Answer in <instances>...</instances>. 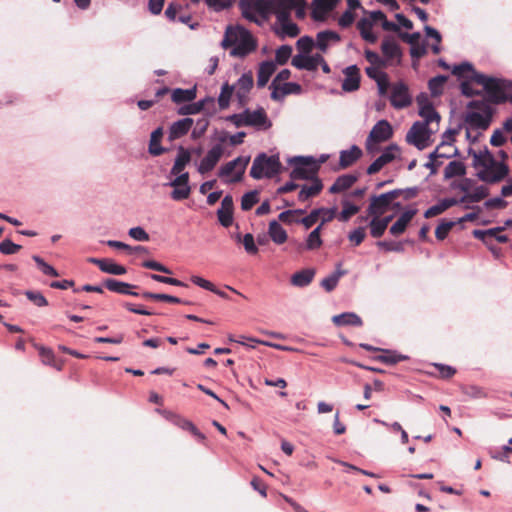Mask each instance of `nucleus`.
I'll list each match as a JSON object with an SVG mask.
<instances>
[{
	"instance_id": "f257e3e1",
	"label": "nucleus",
	"mask_w": 512,
	"mask_h": 512,
	"mask_svg": "<svg viewBox=\"0 0 512 512\" xmlns=\"http://www.w3.org/2000/svg\"><path fill=\"white\" fill-rule=\"evenodd\" d=\"M470 154L481 181L490 184L498 183L509 174L508 166L504 162L497 161L487 149L479 152L470 151Z\"/></svg>"
},
{
	"instance_id": "f03ea898",
	"label": "nucleus",
	"mask_w": 512,
	"mask_h": 512,
	"mask_svg": "<svg viewBox=\"0 0 512 512\" xmlns=\"http://www.w3.org/2000/svg\"><path fill=\"white\" fill-rule=\"evenodd\" d=\"M224 49L232 47L230 55L244 58L257 49V40L242 26H228L221 42Z\"/></svg>"
},
{
	"instance_id": "7ed1b4c3",
	"label": "nucleus",
	"mask_w": 512,
	"mask_h": 512,
	"mask_svg": "<svg viewBox=\"0 0 512 512\" xmlns=\"http://www.w3.org/2000/svg\"><path fill=\"white\" fill-rule=\"evenodd\" d=\"M471 80L483 86L487 99L494 104L510 102L512 104V81L489 77L474 72Z\"/></svg>"
},
{
	"instance_id": "20e7f679",
	"label": "nucleus",
	"mask_w": 512,
	"mask_h": 512,
	"mask_svg": "<svg viewBox=\"0 0 512 512\" xmlns=\"http://www.w3.org/2000/svg\"><path fill=\"white\" fill-rule=\"evenodd\" d=\"M280 170L281 163L278 155L267 156L265 153H261L253 161L250 176L254 179L272 178Z\"/></svg>"
},
{
	"instance_id": "39448f33",
	"label": "nucleus",
	"mask_w": 512,
	"mask_h": 512,
	"mask_svg": "<svg viewBox=\"0 0 512 512\" xmlns=\"http://www.w3.org/2000/svg\"><path fill=\"white\" fill-rule=\"evenodd\" d=\"M290 163L295 165L290 173L292 180H313L316 177L319 164L312 157H294Z\"/></svg>"
},
{
	"instance_id": "423d86ee",
	"label": "nucleus",
	"mask_w": 512,
	"mask_h": 512,
	"mask_svg": "<svg viewBox=\"0 0 512 512\" xmlns=\"http://www.w3.org/2000/svg\"><path fill=\"white\" fill-rule=\"evenodd\" d=\"M402 195V190L395 189L378 196H372L370 198V204L367 208L368 216L381 217L388 210L394 200Z\"/></svg>"
},
{
	"instance_id": "0eeeda50",
	"label": "nucleus",
	"mask_w": 512,
	"mask_h": 512,
	"mask_svg": "<svg viewBox=\"0 0 512 512\" xmlns=\"http://www.w3.org/2000/svg\"><path fill=\"white\" fill-rule=\"evenodd\" d=\"M433 133L427 123L415 122L406 134L407 143L423 150L430 145V137Z\"/></svg>"
},
{
	"instance_id": "6e6552de",
	"label": "nucleus",
	"mask_w": 512,
	"mask_h": 512,
	"mask_svg": "<svg viewBox=\"0 0 512 512\" xmlns=\"http://www.w3.org/2000/svg\"><path fill=\"white\" fill-rule=\"evenodd\" d=\"M249 162L250 156H239L236 159L223 165L218 172V176L222 179H225L234 173L233 178L226 180V182H240Z\"/></svg>"
},
{
	"instance_id": "1a4fd4ad",
	"label": "nucleus",
	"mask_w": 512,
	"mask_h": 512,
	"mask_svg": "<svg viewBox=\"0 0 512 512\" xmlns=\"http://www.w3.org/2000/svg\"><path fill=\"white\" fill-rule=\"evenodd\" d=\"M393 135V129L391 124L387 120L378 121L371 129L366 147L367 150L372 151V144H378L389 140Z\"/></svg>"
},
{
	"instance_id": "9d476101",
	"label": "nucleus",
	"mask_w": 512,
	"mask_h": 512,
	"mask_svg": "<svg viewBox=\"0 0 512 512\" xmlns=\"http://www.w3.org/2000/svg\"><path fill=\"white\" fill-rule=\"evenodd\" d=\"M390 102L396 109L408 107L412 103L408 86L405 83L398 82L392 86Z\"/></svg>"
},
{
	"instance_id": "9b49d317",
	"label": "nucleus",
	"mask_w": 512,
	"mask_h": 512,
	"mask_svg": "<svg viewBox=\"0 0 512 512\" xmlns=\"http://www.w3.org/2000/svg\"><path fill=\"white\" fill-rule=\"evenodd\" d=\"M224 153V147L222 144L214 145L201 160L198 171L201 174H205L214 169Z\"/></svg>"
},
{
	"instance_id": "f8f14e48",
	"label": "nucleus",
	"mask_w": 512,
	"mask_h": 512,
	"mask_svg": "<svg viewBox=\"0 0 512 512\" xmlns=\"http://www.w3.org/2000/svg\"><path fill=\"white\" fill-rule=\"evenodd\" d=\"M254 84L253 74L251 71L244 73L235 85L236 97L241 105H246L249 97L248 94Z\"/></svg>"
},
{
	"instance_id": "ddd939ff",
	"label": "nucleus",
	"mask_w": 512,
	"mask_h": 512,
	"mask_svg": "<svg viewBox=\"0 0 512 512\" xmlns=\"http://www.w3.org/2000/svg\"><path fill=\"white\" fill-rule=\"evenodd\" d=\"M345 76L342 82V90L345 92H354L359 89L361 75L360 69L356 65H351L343 70Z\"/></svg>"
},
{
	"instance_id": "4468645a",
	"label": "nucleus",
	"mask_w": 512,
	"mask_h": 512,
	"mask_svg": "<svg viewBox=\"0 0 512 512\" xmlns=\"http://www.w3.org/2000/svg\"><path fill=\"white\" fill-rule=\"evenodd\" d=\"M244 123L246 126L255 127H270L271 124L268 121L267 114L263 108H259L255 111L245 110L244 111Z\"/></svg>"
},
{
	"instance_id": "2eb2a0df",
	"label": "nucleus",
	"mask_w": 512,
	"mask_h": 512,
	"mask_svg": "<svg viewBox=\"0 0 512 512\" xmlns=\"http://www.w3.org/2000/svg\"><path fill=\"white\" fill-rule=\"evenodd\" d=\"M339 0H313L311 16L316 21H322L325 15L332 11Z\"/></svg>"
},
{
	"instance_id": "dca6fc26",
	"label": "nucleus",
	"mask_w": 512,
	"mask_h": 512,
	"mask_svg": "<svg viewBox=\"0 0 512 512\" xmlns=\"http://www.w3.org/2000/svg\"><path fill=\"white\" fill-rule=\"evenodd\" d=\"M218 220L224 227H229L233 222V199L230 195H226L222 202L221 207L217 211Z\"/></svg>"
},
{
	"instance_id": "f3484780",
	"label": "nucleus",
	"mask_w": 512,
	"mask_h": 512,
	"mask_svg": "<svg viewBox=\"0 0 512 512\" xmlns=\"http://www.w3.org/2000/svg\"><path fill=\"white\" fill-rule=\"evenodd\" d=\"M88 261L90 263L97 265L102 272H105L108 274L124 275L127 272V270L124 266L119 265L109 259L89 258Z\"/></svg>"
},
{
	"instance_id": "a211bd4d",
	"label": "nucleus",
	"mask_w": 512,
	"mask_h": 512,
	"mask_svg": "<svg viewBox=\"0 0 512 512\" xmlns=\"http://www.w3.org/2000/svg\"><path fill=\"white\" fill-rule=\"evenodd\" d=\"M103 285L111 292H115L122 295L139 296L137 292L131 291V289L135 288L136 286L126 282L119 281L114 278L105 279Z\"/></svg>"
},
{
	"instance_id": "6ab92c4d",
	"label": "nucleus",
	"mask_w": 512,
	"mask_h": 512,
	"mask_svg": "<svg viewBox=\"0 0 512 512\" xmlns=\"http://www.w3.org/2000/svg\"><path fill=\"white\" fill-rule=\"evenodd\" d=\"M193 119L183 118L174 122L169 129L168 139L174 141L186 135L193 125Z\"/></svg>"
},
{
	"instance_id": "aec40b11",
	"label": "nucleus",
	"mask_w": 512,
	"mask_h": 512,
	"mask_svg": "<svg viewBox=\"0 0 512 512\" xmlns=\"http://www.w3.org/2000/svg\"><path fill=\"white\" fill-rule=\"evenodd\" d=\"M341 40L340 35L331 30L320 31L316 35V47L321 52H326L331 43H338Z\"/></svg>"
},
{
	"instance_id": "412c9836",
	"label": "nucleus",
	"mask_w": 512,
	"mask_h": 512,
	"mask_svg": "<svg viewBox=\"0 0 512 512\" xmlns=\"http://www.w3.org/2000/svg\"><path fill=\"white\" fill-rule=\"evenodd\" d=\"M276 70V64L273 61H263L259 64L257 72V86L263 88L268 83L270 77Z\"/></svg>"
},
{
	"instance_id": "4be33fe9",
	"label": "nucleus",
	"mask_w": 512,
	"mask_h": 512,
	"mask_svg": "<svg viewBox=\"0 0 512 512\" xmlns=\"http://www.w3.org/2000/svg\"><path fill=\"white\" fill-rule=\"evenodd\" d=\"M291 64L300 70L307 71H316L317 70V60L316 54L314 55H303L298 54L292 58Z\"/></svg>"
},
{
	"instance_id": "5701e85b",
	"label": "nucleus",
	"mask_w": 512,
	"mask_h": 512,
	"mask_svg": "<svg viewBox=\"0 0 512 512\" xmlns=\"http://www.w3.org/2000/svg\"><path fill=\"white\" fill-rule=\"evenodd\" d=\"M292 6L288 0H278L274 2L272 11L279 24L290 21Z\"/></svg>"
},
{
	"instance_id": "b1692460",
	"label": "nucleus",
	"mask_w": 512,
	"mask_h": 512,
	"mask_svg": "<svg viewBox=\"0 0 512 512\" xmlns=\"http://www.w3.org/2000/svg\"><path fill=\"white\" fill-rule=\"evenodd\" d=\"M362 156V150L353 145L349 150L340 153L339 165L342 169L352 166Z\"/></svg>"
},
{
	"instance_id": "393cba45",
	"label": "nucleus",
	"mask_w": 512,
	"mask_h": 512,
	"mask_svg": "<svg viewBox=\"0 0 512 512\" xmlns=\"http://www.w3.org/2000/svg\"><path fill=\"white\" fill-rule=\"evenodd\" d=\"M323 189V184L319 178L312 180L311 184H305L301 187L298 194V199L301 202L308 200L311 197L317 196Z\"/></svg>"
},
{
	"instance_id": "a878e982",
	"label": "nucleus",
	"mask_w": 512,
	"mask_h": 512,
	"mask_svg": "<svg viewBox=\"0 0 512 512\" xmlns=\"http://www.w3.org/2000/svg\"><path fill=\"white\" fill-rule=\"evenodd\" d=\"M490 114L471 112L466 117V123L476 129L486 130L490 125Z\"/></svg>"
},
{
	"instance_id": "bb28decb",
	"label": "nucleus",
	"mask_w": 512,
	"mask_h": 512,
	"mask_svg": "<svg viewBox=\"0 0 512 512\" xmlns=\"http://www.w3.org/2000/svg\"><path fill=\"white\" fill-rule=\"evenodd\" d=\"M417 210H408L401 214V216L397 219V221L390 227V233L394 236H398L402 234L405 230L409 222L416 215Z\"/></svg>"
},
{
	"instance_id": "cd10ccee",
	"label": "nucleus",
	"mask_w": 512,
	"mask_h": 512,
	"mask_svg": "<svg viewBox=\"0 0 512 512\" xmlns=\"http://www.w3.org/2000/svg\"><path fill=\"white\" fill-rule=\"evenodd\" d=\"M457 204H459L458 199H455V198L443 199L436 205H433L430 208H428L424 213V217L432 218V217L438 216V215L442 214L443 212H445L450 207L455 206Z\"/></svg>"
},
{
	"instance_id": "c85d7f7f",
	"label": "nucleus",
	"mask_w": 512,
	"mask_h": 512,
	"mask_svg": "<svg viewBox=\"0 0 512 512\" xmlns=\"http://www.w3.org/2000/svg\"><path fill=\"white\" fill-rule=\"evenodd\" d=\"M357 181V176L353 174H345L339 176L333 185L329 188L330 193H340L349 189Z\"/></svg>"
},
{
	"instance_id": "c756f323",
	"label": "nucleus",
	"mask_w": 512,
	"mask_h": 512,
	"mask_svg": "<svg viewBox=\"0 0 512 512\" xmlns=\"http://www.w3.org/2000/svg\"><path fill=\"white\" fill-rule=\"evenodd\" d=\"M173 423L179 428L189 431L196 439L202 443L206 441V436L188 419L176 416Z\"/></svg>"
},
{
	"instance_id": "7c9ffc66",
	"label": "nucleus",
	"mask_w": 512,
	"mask_h": 512,
	"mask_svg": "<svg viewBox=\"0 0 512 512\" xmlns=\"http://www.w3.org/2000/svg\"><path fill=\"white\" fill-rule=\"evenodd\" d=\"M163 134H164V131H163L162 127H158L151 133L150 142H149V153L151 155L159 156L166 151V149L160 145Z\"/></svg>"
},
{
	"instance_id": "2f4dec72",
	"label": "nucleus",
	"mask_w": 512,
	"mask_h": 512,
	"mask_svg": "<svg viewBox=\"0 0 512 512\" xmlns=\"http://www.w3.org/2000/svg\"><path fill=\"white\" fill-rule=\"evenodd\" d=\"M503 230H504L503 227L492 228V229L485 230V231L484 230H474L473 235L475 236V238L481 239L484 242L487 241V238L495 237L499 243H506L508 241V237L506 235L500 234V232H502Z\"/></svg>"
},
{
	"instance_id": "473e14b6",
	"label": "nucleus",
	"mask_w": 512,
	"mask_h": 512,
	"mask_svg": "<svg viewBox=\"0 0 512 512\" xmlns=\"http://www.w3.org/2000/svg\"><path fill=\"white\" fill-rule=\"evenodd\" d=\"M372 27V21L368 18H362L357 23V29L359 30L361 37L365 41L374 44L377 42L378 37L372 32Z\"/></svg>"
},
{
	"instance_id": "72a5a7b5",
	"label": "nucleus",
	"mask_w": 512,
	"mask_h": 512,
	"mask_svg": "<svg viewBox=\"0 0 512 512\" xmlns=\"http://www.w3.org/2000/svg\"><path fill=\"white\" fill-rule=\"evenodd\" d=\"M268 234L271 240L278 245L285 243L288 238L287 232L276 220L269 223Z\"/></svg>"
},
{
	"instance_id": "f704fd0d",
	"label": "nucleus",
	"mask_w": 512,
	"mask_h": 512,
	"mask_svg": "<svg viewBox=\"0 0 512 512\" xmlns=\"http://www.w3.org/2000/svg\"><path fill=\"white\" fill-rule=\"evenodd\" d=\"M383 55L391 60L401 56V51L398 43L391 37H386L381 45Z\"/></svg>"
},
{
	"instance_id": "c9c22d12",
	"label": "nucleus",
	"mask_w": 512,
	"mask_h": 512,
	"mask_svg": "<svg viewBox=\"0 0 512 512\" xmlns=\"http://www.w3.org/2000/svg\"><path fill=\"white\" fill-rule=\"evenodd\" d=\"M333 323L338 326H362V319L355 313H342L335 315L332 319Z\"/></svg>"
},
{
	"instance_id": "e433bc0d",
	"label": "nucleus",
	"mask_w": 512,
	"mask_h": 512,
	"mask_svg": "<svg viewBox=\"0 0 512 512\" xmlns=\"http://www.w3.org/2000/svg\"><path fill=\"white\" fill-rule=\"evenodd\" d=\"M314 275L315 271L313 269H304L298 271L295 274H293L291 278V283L297 287H305L312 282Z\"/></svg>"
},
{
	"instance_id": "4c0bfd02",
	"label": "nucleus",
	"mask_w": 512,
	"mask_h": 512,
	"mask_svg": "<svg viewBox=\"0 0 512 512\" xmlns=\"http://www.w3.org/2000/svg\"><path fill=\"white\" fill-rule=\"evenodd\" d=\"M190 160H191V155H190L189 151L184 149L183 147H180L178 155L174 162V165L171 169V174L178 175V174L182 173L185 166L190 162Z\"/></svg>"
},
{
	"instance_id": "58836bf2",
	"label": "nucleus",
	"mask_w": 512,
	"mask_h": 512,
	"mask_svg": "<svg viewBox=\"0 0 512 512\" xmlns=\"http://www.w3.org/2000/svg\"><path fill=\"white\" fill-rule=\"evenodd\" d=\"M196 98V89H181L176 88L171 93V99L173 102L180 104L191 102Z\"/></svg>"
},
{
	"instance_id": "ea45409f",
	"label": "nucleus",
	"mask_w": 512,
	"mask_h": 512,
	"mask_svg": "<svg viewBox=\"0 0 512 512\" xmlns=\"http://www.w3.org/2000/svg\"><path fill=\"white\" fill-rule=\"evenodd\" d=\"M253 10L262 17V20L266 19L267 15L272 11L274 1L272 0H252L247 2Z\"/></svg>"
},
{
	"instance_id": "a19ab883",
	"label": "nucleus",
	"mask_w": 512,
	"mask_h": 512,
	"mask_svg": "<svg viewBox=\"0 0 512 512\" xmlns=\"http://www.w3.org/2000/svg\"><path fill=\"white\" fill-rule=\"evenodd\" d=\"M380 351L383 352V354L377 356L375 358V360H378V361H380L382 363H385V364L394 365V364H397V363H399L401 361H405V360L408 359V356L399 354V353H397L396 351H393V350H383V349H381Z\"/></svg>"
},
{
	"instance_id": "79ce46f5",
	"label": "nucleus",
	"mask_w": 512,
	"mask_h": 512,
	"mask_svg": "<svg viewBox=\"0 0 512 512\" xmlns=\"http://www.w3.org/2000/svg\"><path fill=\"white\" fill-rule=\"evenodd\" d=\"M447 81H448V76H445V75H439V76L431 78L428 82V88L431 92V95L433 97L440 96L444 91V86Z\"/></svg>"
},
{
	"instance_id": "37998d69",
	"label": "nucleus",
	"mask_w": 512,
	"mask_h": 512,
	"mask_svg": "<svg viewBox=\"0 0 512 512\" xmlns=\"http://www.w3.org/2000/svg\"><path fill=\"white\" fill-rule=\"evenodd\" d=\"M488 196V189L485 186L476 187L471 193L465 194L458 201L459 203L479 202Z\"/></svg>"
},
{
	"instance_id": "c03bdc74",
	"label": "nucleus",
	"mask_w": 512,
	"mask_h": 512,
	"mask_svg": "<svg viewBox=\"0 0 512 512\" xmlns=\"http://www.w3.org/2000/svg\"><path fill=\"white\" fill-rule=\"evenodd\" d=\"M466 173L465 165L460 161H451L444 170V176L446 179H450L457 176H463Z\"/></svg>"
},
{
	"instance_id": "a18cd8bd",
	"label": "nucleus",
	"mask_w": 512,
	"mask_h": 512,
	"mask_svg": "<svg viewBox=\"0 0 512 512\" xmlns=\"http://www.w3.org/2000/svg\"><path fill=\"white\" fill-rule=\"evenodd\" d=\"M39 354H40L42 362L45 365H50V366L56 368L57 370L62 369V362L56 360L55 355L51 349L45 348V347H40Z\"/></svg>"
},
{
	"instance_id": "49530a36",
	"label": "nucleus",
	"mask_w": 512,
	"mask_h": 512,
	"mask_svg": "<svg viewBox=\"0 0 512 512\" xmlns=\"http://www.w3.org/2000/svg\"><path fill=\"white\" fill-rule=\"evenodd\" d=\"M321 230L322 224H319L307 237L306 239V249L315 250L321 247L322 239H321Z\"/></svg>"
},
{
	"instance_id": "de8ad7c7",
	"label": "nucleus",
	"mask_w": 512,
	"mask_h": 512,
	"mask_svg": "<svg viewBox=\"0 0 512 512\" xmlns=\"http://www.w3.org/2000/svg\"><path fill=\"white\" fill-rule=\"evenodd\" d=\"M457 149L453 145L439 144L434 152L430 154L431 159L435 158H451L456 155Z\"/></svg>"
},
{
	"instance_id": "09e8293b",
	"label": "nucleus",
	"mask_w": 512,
	"mask_h": 512,
	"mask_svg": "<svg viewBox=\"0 0 512 512\" xmlns=\"http://www.w3.org/2000/svg\"><path fill=\"white\" fill-rule=\"evenodd\" d=\"M419 115L424 118L422 123H427V126L431 125L433 122L438 124L440 121V115L436 112L433 105L421 107V109H419Z\"/></svg>"
},
{
	"instance_id": "8fccbe9b",
	"label": "nucleus",
	"mask_w": 512,
	"mask_h": 512,
	"mask_svg": "<svg viewBox=\"0 0 512 512\" xmlns=\"http://www.w3.org/2000/svg\"><path fill=\"white\" fill-rule=\"evenodd\" d=\"M234 91L235 87L233 85L225 83L222 86L220 95L218 97V104L221 109H225L229 106L230 99Z\"/></svg>"
},
{
	"instance_id": "3c124183",
	"label": "nucleus",
	"mask_w": 512,
	"mask_h": 512,
	"mask_svg": "<svg viewBox=\"0 0 512 512\" xmlns=\"http://www.w3.org/2000/svg\"><path fill=\"white\" fill-rule=\"evenodd\" d=\"M345 274L344 271H336L330 276L324 278L321 281V286L327 291L331 292L337 286L339 279Z\"/></svg>"
},
{
	"instance_id": "603ef678",
	"label": "nucleus",
	"mask_w": 512,
	"mask_h": 512,
	"mask_svg": "<svg viewBox=\"0 0 512 512\" xmlns=\"http://www.w3.org/2000/svg\"><path fill=\"white\" fill-rule=\"evenodd\" d=\"M371 217H372V219L368 224L369 229H370V234L374 238H379L384 234V232L387 228L384 226V224H382L380 222V217H376V216H371Z\"/></svg>"
},
{
	"instance_id": "864d4df0",
	"label": "nucleus",
	"mask_w": 512,
	"mask_h": 512,
	"mask_svg": "<svg viewBox=\"0 0 512 512\" xmlns=\"http://www.w3.org/2000/svg\"><path fill=\"white\" fill-rule=\"evenodd\" d=\"M314 46H316V43L314 42L313 38L309 36H303L296 42L297 49L299 52L303 53V55L309 54Z\"/></svg>"
},
{
	"instance_id": "5fc2aeb1",
	"label": "nucleus",
	"mask_w": 512,
	"mask_h": 512,
	"mask_svg": "<svg viewBox=\"0 0 512 512\" xmlns=\"http://www.w3.org/2000/svg\"><path fill=\"white\" fill-rule=\"evenodd\" d=\"M360 208L354 204L349 203L348 201L343 202V209L338 217L340 221L346 222L353 215L359 212Z\"/></svg>"
},
{
	"instance_id": "6e6d98bb",
	"label": "nucleus",
	"mask_w": 512,
	"mask_h": 512,
	"mask_svg": "<svg viewBox=\"0 0 512 512\" xmlns=\"http://www.w3.org/2000/svg\"><path fill=\"white\" fill-rule=\"evenodd\" d=\"M258 192L257 191H250L243 195L241 200V208L244 211H248L252 209V207L258 203Z\"/></svg>"
},
{
	"instance_id": "4d7b16f0",
	"label": "nucleus",
	"mask_w": 512,
	"mask_h": 512,
	"mask_svg": "<svg viewBox=\"0 0 512 512\" xmlns=\"http://www.w3.org/2000/svg\"><path fill=\"white\" fill-rule=\"evenodd\" d=\"M240 8L242 11V16L244 18H246L247 20L254 22L258 25L262 24V20H260L259 17L257 16L258 13L256 12V10H253L252 8H250V6L247 2L242 1L240 3Z\"/></svg>"
},
{
	"instance_id": "13d9d810",
	"label": "nucleus",
	"mask_w": 512,
	"mask_h": 512,
	"mask_svg": "<svg viewBox=\"0 0 512 512\" xmlns=\"http://www.w3.org/2000/svg\"><path fill=\"white\" fill-rule=\"evenodd\" d=\"M203 109H204V100H201L196 103H190V104L182 106L178 110V114L192 115V114H197V113L201 112Z\"/></svg>"
},
{
	"instance_id": "bf43d9fd",
	"label": "nucleus",
	"mask_w": 512,
	"mask_h": 512,
	"mask_svg": "<svg viewBox=\"0 0 512 512\" xmlns=\"http://www.w3.org/2000/svg\"><path fill=\"white\" fill-rule=\"evenodd\" d=\"M455 223L453 221H445L443 220L435 230V236L438 240H444L451 229L454 227Z\"/></svg>"
},
{
	"instance_id": "052dcab7",
	"label": "nucleus",
	"mask_w": 512,
	"mask_h": 512,
	"mask_svg": "<svg viewBox=\"0 0 512 512\" xmlns=\"http://www.w3.org/2000/svg\"><path fill=\"white\" fill-rule=\"evenodd\" d=\"M292 54V48L289 45H283L276 50L275 60L278 64L284 65L287 63Z\"/></svg>"
},
{
	"instance_id": "680f3d73",
	"label": "nucleus",
	"mask_w": 512,
	"mask_h": 512,
	"mask_svg": "<svg viewBox=\"0 0 512 512\" xmlns=\"http://www.w3.org/2000/svg\"><path fill=\"white\" fill-rule=\"evenodd\" d=\"M209 126V120L206 117H203L197 120L193 130H192V138L199 139L201 138L207 131Z\"/></svg>"
},
{
	"instance_id": "e2e57ef3",
	"label": "nucleus",
	"mask_w": 512,
	"mask_h": 512,
	"mask_svg": "<svg viewBox=\"0 0 512 512\" xmlns=\"http://www.w3.org/2000/svg\"><path fill=\"white\" fill-rule=\"evenodd\" d=\"M238 241H242L244 248L248 254L255 255L258 252V248L255 245L254 237L252 234L247 233L241 239L240 234L237 236Z\"/></svg>"
},
{
	"instance_id": "0e129e2a",
	"label": "nucleus",
	"mask_w": 512,
	"mask_h": 512,
	"mask_svg": "<svg viewBox=\"0 0 512 512\" xmlns=\"http://www.w3.org/2000/svg\"><path fill=\"white\" fill-rule=\"evenodd\" d=\"M32 258L45 275L52 276V277L59 276V273L57 272V270L55 268H53L51 265H49L48 263H46L41 257L34 255Z\"/></svg>"
},
{
	"instance_id": "69168bd1",
	"label": "nucleus",
	"mask_w": 512,
	"mask_h": 512,
	"mask_svg": "<svg viewBox=\"0 0 512 512\" xmlns=\"http://www.w3.org/2000/svg\"><path fill=\"white\" fill-rule=\"evenodd\" d=\"M281 25V35L282 36H289V37H297L300 33V29L297 24L287 21L285 23L280 24Z\"/></svg>"
},
{
	"instance_id": "338daca9",
	"label": "nucleus",
	"mask_w": 512,
	"mask_h": 512,
	"mask_svg": "<svg viewBox=\"0 0 512 512\" xmlns=\"http://www.w3.org/2000/svg\"><path fill=\"white\" fill-rule=\"evenodd\" d=\"M173 191L171 192V198L175 201H181L187 199L190 196L191 188L190 186H176L173 187Z\"/></svg>"
},
{
	"instance_id": "774afa93",
	"label": "nucleus",
	"mask_w": 512,
	"mask_h": 512,
	"mask_svg": "<svg viewBox=\"0 0 512 512\" xmlns=\"http://www.w3.org/2000/svg\"><path fill=\"white\" fill-rule=\"evenodd\" d=\"M322 210L314 209L310 212V214L302 219L299 222L305 227V229H310L320 218Z\"/></svg>"
}]
</instances>
